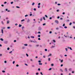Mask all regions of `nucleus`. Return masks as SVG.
Here are the masks:
<instances>
[{"label": "nucleus", "instance_id": "obj_62", "mask_svg": "<svg viewBox=\"0 0 75 75\" xmlns=\"http://www.w3.org/2000/svg\"><path fill=\"white\" fill-rule=\"evenodd\" d=\"M43 58H45V55H44L43 56Z\"/></svg>", "mask_w": 75, "mask_h": 75}, {"label": "nucleus", "instance_id": "obj_59", "mask_svg": "<svg viewBox=\"0 0 75 75\" xmlns=\"http://www.w3.org/2000/svg\"><path fill=\"white\" fill-rule=\"evenodd\" d=\"M63 62V60H61V62Z\"/></svg>", "mask_w": 75, "mask_h": 75}, {"label": "nucleus", "instance_id": "obj_6", "mask_svg": "<svg viewBox=\"0 0 75 75\" xmlns=\"http://www.w3.org/2000/svg\"><path fill=\"white\" fill-rule=\"evenodd\" d=\"M21 26H22V25H21L20 24H19V27H21Z\"/></svg>", "mask_w": 75, "mask_h": 75}, {"label": "nucleus", "instance_id": "obj_45", "mask_svg": "<svg viewBox=\"0 0 75 75\" xmlns=\"http://www.w3.org/2000/svg\"><path fill=\"white\" fill-rule=\"evenodd\" d=\"M49 33L50 34H51V33H52V31H50L49 32Z\"/></svg>", "mask_w": 75, "mask_h": 75}, {"label": "nucleus", "instance_id": "obj_27", "mask_svg": "<svg viewBox=\"0 0 75 75\" xmlns=\"http://www.w3.org/2000/svg\"><path fill=\"white\" fill-rule=\"evenodd\" d=\"M51 66H52V67H53V66H54V64H51Z\"/></svg>", "mask_w": 75, "mask_h": 75}, {"label": "nucleus", "instance_id": "obj_36", "mask_svg": "<svg viewBox=\"0 0 75 75\" xmlns=\"http://www.w3.org/2000/svg\"><path fill=\"white\" fill-rule=\"evenodd\" d=\"M14 63H15V61H13V64H14Z\"/></svg>", "mask_w": 75, "mask_h": 75}, {"label": "nucleus", "instance_id": "obj_23", "mask_svg": "<svg viewBox=\"0 0 75 75\" xmlns=\"http://www.w3.org/2000/svg\"><path fill=\"white\" fill-rule=\"evenodd\" d=\"M35 4V3H34V2L32 4V6H34V5Z\"/></svg>", "mask_w": 75, "mask_h": 75}, {"label": "nucleus", "instance_id": "obj_61", "mask_svg": "<svg viewBox=\"0 0 75 75\" xmlns=\"http://www.w3.org/2000/svg\"><path fill=\"white\" fill-rule=\"evenodd\" d=\"M4 3V4H6V3H7V2H5Z\"/></svg>", "mask_w": 75, "mask_h": 75}, {"label": "nucleus", "instance_id": "obj_5", "mask_svg": "<svg viewBox=\"0 0 75 75\" xmlns=\"http://www.w3.org/2000/svg\"><path fill=\"white\" fill-rule=\"evenodd\" d=\"M69 71H72V69L70 68L69 69Z\"/></svg>", "mask_w": 75, "mask_h": 75}, {"label": "nucleus", "instance_id": "obj_49", "mask_svg": "<svg viewBox=\"0 0 75 75\" xmlns=\"http://www.w3.org/2000/svg\"><path fill=\"white\" fill-rule=\"evenodd\" d=\"M57 5H58V6H60V5H61V4H57Z\"/></svg>", "mask_w": 75, "mask_h": 75}, {"label": "nucleus", "instance_id": "obj_12", "mask_svg": "<svg viewBox=\"0 0 75 75\" xmlns=\"http://www.w3.org/2000/svg\"><path fill=\"white\" fill-rule=\"evenodd\" d=\"M48 61H51V59L50 58H49Z\"/></svg>", "mask_w": 75, "mask_h": 75}, {"label": "nucleus", "instance_id": "obj_1", "mask_svg": "<svg viewBox=\"0 0 75 75\" xmlns=\"http://www.w3.org/2000/svg\"><path fill=\"white\" fill-rule=\"evenodd\" d=\"M55 23H57V24H58L59 23V22L58 21V20H55Z\"/></svg>", "mask_w": 75, "mask_h": 75}, {"label": "nucleus", "instance_id": "obj_64", "mask_svg": "<svg viewBox=\"0 0 75 75\" xmlns=\"http://www.w3.org/2000/svg\"><path fill=\"white\" fill-rule=\"evenodd\" d=\"M73 28H74V29H75V26H74L73 27Z\"/></svg>", "mask_w": 75, "mask_h": 75}, {"label": "nucleus", "instance_id": "obj_43", "mask_svg": "<svg viewBox=\"0 0 75 75\" xmlns=\"http://www.w3.org/2000/svg\"><path fill=\"white\" fill-rule=\"evenodd\" d=\"M53 42H56L55 41V40H53Z\"/></svg>", "mask_w": 75, "mask_h": 75}, {"label": "nucleus", "instance_id": "obj_53", "mask_svg": "<svg viewBox=\"0 0 75 75\" xmlns=\"http://www.w3.org/2000/svg\"><path fill=\"white\" fill-rule=\"evenodd\" d=\"M13 2H11V4H13Z\"/></svg>", "mask_w": 75, "mask_h": 75}, {"label": "nucleus", "instance_id": "obj_41", "mask_svg": "<svg viewBox=\"0 0 75 75\" xmlns=\"http://www.w3.org/2000/svg\"><path fill=\"white\" fill-rule=\"evenodd\" d=\"M45 51H47V49H45Z\"/></svg>", "mask_w": 75, "mask_h": 75}, {"label": "nucleus", "instance_id": "obj_7", "mask_svg": "<svg viewBox=\"0 0 75 75\" xmlns=\"http://www.w3.org/2000/svg\"><path fill=\"white\" fill-rule=\"evenodd\" d=\"M31 38H34V36H31L30 37Z\"/></svg>", "mask_w": 75, "mask_h": 75}, {"label": "nucleus", "instance_id": "obj_63", "mask_svg": "<svg viewBox=\"0 0 75 75\" xmlns=\"http://www.w3.org/2000/svg\"><path fill=\"white\" fill-rule=\"evenodd\" d=\"M18 66H19V65H18V64H17V65H16V67H18Z\"/></svg>", "mask_w": 75, "mask_h": 75}, {"label": "nucleus", "instance_id": "obj_56", "mask_svg": "<svg viewBox=\"0 0 75 75\" xmlns=\"http://www.w3.org/2000/svg\"><path fill=\"white\" fill-rule=\"evenodd\" d=\"M38 40H41V39H40V38H38Z\"/></svg>", "mask_w": 75, "mask_h": 75}, {"label": "nucleus", "instance_id": "obj_44", "mask_svg": "<svg viewBox=\"0 0 75 75\" xmlns=\"http://www.w3.org/2000/svg\"><path fill=\"white\" fill-rule=\"evenodd\" d=\"M26 55L27 57H28V54L27 53L26 54Z\"/></svg>", "mask_w": 75, "mask_h": 75}, {"label": "nucleus", "instance_id": "obj_33", "mask_svg": "<svg viewBox=\"0 0 75 75\" xmlns=\"http://www.w3.org/2000/svg\"><path fill=\"white\" fill-rule=\"evenodd\" d=\"M69 49L70 50H72V48L71 47H69Z\"/></svg>", "mask_w": 75, "mask_h": 75}, {"label": "nucleus", "instance_id": "obj_24", "mask_svg": "<svg viewBox=\"0 0 75 75\" xmlns=\"http://www.w3.org/2000/svg\"><path fill=\"white\" fill-rule=\"evenodd\" d=\"M36 75H38V74H39V73H38V72H37V73H36Z\"/></svg>", "mask_w": 75, "mask_h": 75}, {"label": "nucleus", "instance_id": "obj_30", "mask_svg": "<svg viewBox=\"0 0 75 75\" xmlns=\"http://www.w3.org/2000/svg\"><path fill=\"white\" fill-rule=\"evenodd\" d=\"M38 37H41V35H38Z\"/></svg>", "mask_w": 75, "mask_h": 75}, {"label": "nucleus", "instance_id": "obj_51", "mask_svg": "<svg viewBox=\"0 0 75 75\" xmlns=\"http://www.w3.org/2000/svg\"><path fill=\"white\" fill-rule=\"evenodd\" d=\"M64 28H67V26H64Z\"/></svg>", "mask_w": 75, "mask_h": 75}, {"label": "nucleus", "instance_id": "obj_25", "mask_svg": "<svg viewBox=\"0 0 75 75\" xmlns=\"http://www.w3.org/2000/svg\"><path fill=\"white\" fill-rule=\"evenodd\" d=\"M24 45H25V46H27V45H28L27 44H25Z\"/></svg>", "mask_w": 75, "mask_h": 75}, {"label": "nucleus", "instance_id": "obj_35", "mask_svg": "<svg viewBox=\"0 0 75 75\" xmlns=\"http://www.w3.org/2000/svg\"><path fill=\"white\" fill-rule=\"evenodd\" d=\"M71 24H72V23L71 22L70 23L69 25H71Z\"/></svg>", "mask_w": 75, "mask_h": 75}, {"label": "nucleus", "instance_id": "obj_19", "mask_svg": "<svg viewBox=\"0 0 75 75\" xmlns=\"http://www.w3.org/2000/svg\"><path fill=\"white\" fill-rule=\"evenodd\" d=\"M25 21V20L23 19L21 21V22H22V21Z\"/></svg>", "mask_w": 75, "mask_h": 75}, {"label": "nucleus", "instance_id": "obj_31", "mask_svg": "<svg viewBox=\"0 0 75 75\" xmlns=\"http://www.w3.org/2000/svg\"><path fill=\"white\" fill-rule=\"evenodd\" d=\"M65 50H66V51H68V49H67V48H66Z\"/></svg>", "mask_w": 75, "mask_h": 75}, {"label": "nucleus", "instance_id": "obj_48", "mask_svg": "<svg viewBox=\"0 0 75 75\" xmlns=\"http://www.w3.org/2000/svg\"><path fill=\"white\" fill-rule=\"evenodd\" d=\"M65 40H62V42H65Z\"/></svg>", "mask_w": 75, "mask_h": 75}, {"label": "nucleus", "instance_id": "obj_11", "mask_svg": "<svg viewBox=\"0 0 75 75\" xmlns=\"http://www.w3.org/2000/svg\"><path fill=\"white\" fill-rule=\"evenodd\" d=\"M69 20H67L66 21V22L67 23L68 22H69Z\"/></svg>", "mask_w": 75, "mask_h": 75}, {"label": "nucleus", "instance_id": "obj_10", "mask_svg": "<svg viewBox=\"0 0 75 75\" xmlns=\"http://www.w3.org/2000/svg\"><path fill=\"white\" fill-rule=\"evenodd\" d=\"M1 31L2 34H3V30L1 29Z\"/></svg>", "mask_w": 75, "mask_h": 75}, {"label": "nucleus", "instance_id": "obj_22", "mask_svg": "<svg viewBox=\"0 0 75 75\" xmlns=\"http://www.w3.org/2000/svg\"><path fill=\"white\" fill-rule=\"evenodd\" d=\"M39 64L41 65H42V63H39Z\"/></svg>", "mask_w": 75, "mask_h": 75}, {"label": "nucleus", "instance_id": "obj_13", "mask_svg": "<svg viewBox=\"0 0 75 75\" xmlns=\"http://www.w3.org/2000/svg\"><path fill=\"white\" fill-rule=\"evenodd\" d=\"M60 71L61 72H63V70L62 69H60Z\"/></svg>", "mask_w": 75, "mask_h": 75}, {"label": "nucleus", "instance_id": "obj_16", "mask_svg": "<svg viewBox=\"0 0 75 75\" xmlns=\"http://www.w3.org/2000/svg\"><path fill=\"white\" fill-rule=\"evenodd\" d=\"M60 57H61V58H62L63 57V56H62V54H60Z\"/></svg>", "mask_w": 75, "mask_h": 75}, {"label": "nucleus", "instance_id": "obj_34", "mask_svg": "<svg viewBox=\"0 0 75 75\" xmlns=\"http://www.w3.org/2000/svg\"><path fill=\"white\" fill-rule=\"evenodd\" d=\"M45 16L46 17V18H48V16H47V15H45Z\"/></svg>", "mask_w": 75, "mask_h": 75}, {"label": "nucleus", "instance_id": "obj_26", "mask_svg": "<svg viewBox=\"0 0 75 75\" xmlns=\"http://www.w3.org/2000/svg\"><path fill=\"white\" fill-rule=\"evenodd\" d=\"M55 46H52L51 47L52 48H54V47H55Z\"/></svg>", "mask_w": 75, "mask_h": 75}, {"label": "nucleus", "instance_id": "obj_52", "mask_svg": "<svg viewBox=\"0 0 75 75\" xmlns=\"http://www.w3.org/2000/svg\"><path fill=\"white\" fill-rule=\"evenodd\" d=\"M41 69L40 68L38 69V71H40Z\"/></svg>", "mask_w": 75, "mask_h": 75}, {"label": "nucleus", "instance_id": "obj_39", "mask_svg": "<svg viewBox=\"0 0 75 75\" xmlns=\"http://www.w3.org/2000/svg\"><path fill=\"white\" fill-rule=\"evenodd\" d=\"M52 54H49V56H52Z\"/></svg>", "mask_w": 75, "mask_h": 75}, {"label": "nucleus", "instance_id": "obj_38", "mask_svg": "<svg viewBox=\"0 0 75 75\" xmlns=\"http://www.w3.org/2000/svg\"><path fill=\"white\" fill-rule=\"evenodd\" d=\"M4 62V63H7V61H6V60Z\"/></svg>", "mask_w": 75, "mask_h": 75}, {"label": "nucleus", "instance_id": "obj_37", "mask_svg": "<svg viewBox=\"0 0 75 75\" xmlns=\"http://www.w3.org/2000/svg\"><path fill=\"white\" fill-rule=\"evenodd\" d=\"M38 34H41V32L40 31L38 32Z\"/></svg>", "mask_w": 75, "mask_h": 75}, {"label": "nucleus", "instance_id": "obj_60", "mask_svg": "<svg viewBox=\"0 0 75 75\" xmlns=\"http://www.w3.org/2000/svg\"><path fill=\"white\" fill-rule=\"evenodd\" d=\"M2 56V54H0V57H1Z\"/></svg>", "mask_w": 75, "mask_h": 75}, {"label": "nucleus", "instance_id": "obj_9", "mask_svg": "<svg viewBox=\"0 0 75 75\" xmlns=\"http://www.w3.org/2000/svg\"><path fill=\"white\" fill-rule=\"evenodd\" d=\"M10 22V21H7V24H9V22Z\"/></svg>", "mask_w": 75, "mask_h": 75}, {"label": "nucleus", "instance_id": "obj_55", "mask_svg": "<svg viewBox=\"0 0 75 75\" xmlns=\"http://www.w3.org/2000/svg\"><path fill=\"white\" fill-rule=\"evenodd\" d=\"M14 42H16V40H14Z\"/></svg>", "mask_w": 75, "mask_h": 75}, {"label": "nucleus", "instance_id": "obj_42", "mask_svg": "<svg viewBox=\"0 0 75 75\" xmlns=\"http://www.w3.org/2000/svg\"><path fill=\"white\" fill-rule=\"evenodd\" d=\"M7 50H10V48L8 47L7 49Z\"/></svg>", "mask_w": 75, "mask_h": 75}, {"label": "nucleus", "instance_id": "obj_32", "mask_svg": "<svg viewBox=\"0 0 75 75\" xmlns=\"http://www.w3.org/2000/svg\"><path fill=\"white\" fill-rule=\"evenodd\" d=\"M46 25V23H43V25Z\"/></svg>", "mask_w": 75, "mask_h": 75}, {"label": "nucleus", "instance_id": "obj_40", "mask_svg": "<svg viewBox=\"0 0 75 75\" xmlns=\"http://www.w3.org/2000/svg\"><path fill=\"white\" fill-rule=\"evenodd\" d=\"M40 74H41V75H43V74H42V72H40Z\"/></svg>", "mask_w": 75, "mask_h": 75}, {"label": "nucleus", "instance_id": "obj_2", "mask_svg": "<svg viewBox=\"0 0 75 75\" xmlns=\"http://www.w3.org/2000/svg\"><path fill=\"white\" fill-rule=\"evenodd\" d=\"M41 30H42L41 28V27H39L38 28V30H39V31H41Z\"/></svg>", "mask_w": 75, "mask_h": 75}, {"label": "nucleus", "instance_id": "obj_57", "mask_svg": "<svg viewBox=\"0 0 75 75\" xmlns=\"http://www.w3.org/2000/svg\"><path fill=\"white\" fill-rule=\"evenodd\" d=\"M27 16H28V15H25V17H27Z\"/></svg>", "mask_w": 75, "mask_h": 75}, {"label": "nucleus", "instance_id": "obj_28", "mask_svg": "<svg viewBox=\"0 0 75 75\" xmlns=\"http://www.w3.org/2000/svg\"><path fill=\"white\" fill-rule=\"evenodd\" d=\"M51 69H52V68H50L49 69V71H51Z\"/></svg>", "mask_w": 75, "mask_h": 75}, {"label": "nucleus", "instance_id": "obj_3", "mask_svg": "<svg viewBox=\"0 0 75 75\" xmlns=\"http://www.w3.org/2000/svg\"><path fill=\"white\" fill-rule=\"evenodd\" d=\"M4 44H7V43H8V41H5L4 42Z\"/></svg>", "mask_w": 75, "mask_h": 75}, {"label": "nucleus", "instance_id": "obj_15", "mask_svg": "<svg viewBox=\"0 0 75 75\" xmlns=\"http://www.w3.org/2000/svg\"><path fill=\"white\" fill-rule=\"evenodd\" d=\"M1 23H2V24H3V25H4V23L3 22V21H2L1 22Z\"/></svg>", "mask_w": 75, "mask_h": 75}, {"label": "nucleus", "instance_id": "obj_4", "mask_svg": "<svg viewBox=\"0 0 75 75\" xmlns=\"http://www.w3.org/2000/svg\"><path fill=\"white\" fill-rule=\"evenodd\" d=\"M0 40H1V41H4V40H3V39L2 38H0Z\"/></svg>", "mask_w": 75, "mask_h": 75}, {"label": "nucleus", "instance_id": "obj_14", "mask_svg": "<svg viewBox=\"0 0 75 75\" xmlns=\"http://www.w3.org/2000/svg\"><path fill=\"white\" fill-rule=\"evenodd\" d=\"M59 28H63V27L62 26H60Z\"/></svg>", "mask_w": 75, "mask_h": 75}, {"label": "nucleus", "instance_id": "obj_46", "mask_svg": "<svg viewBox=\"0 0 75 75\" xmlns=\"http://www.w3.org/2000/svg\"><path fill=\"white\" fill-rule=\"evenodd\" d=\"M16 8H20V7L19 6H16Z\"/></svg>", "mask_w": 75, "mask_h": 75}, {"label": "nucleus", "instance_id": "obj_29", "mask_svg": "<svg viewBox=\"0 0 75 75\" xmlns=\"http://www.w3.org/2000/svg\"><path fill=\"white\" fill-rule=\"evenodd\" d=\"M65 25V23H64L63 24V27H64Z\"/></svg>", "mask_w": 75, "mask_h": 75}, {"label": "nucleus", "instance_id": "obj_20", "mask_svg": "<svg viewBox=\"0 0 75 75\" xmlns=\"http://www.w3.org/2000/svg\"><path fill=\"white\" fill-rule=\"evenodd\" d=\"M2 72H3V73H4L6 72V71H4V70H3V71H2Z\"/></svg>", "mask_w": 75, "mask_h": 75}, {"label": "nucleus", "instance_id": "obj_47", "mask_svg": "<svg viewBox=\"0 0 75 75\" xmlns=\"http://www.w3.org/2000/svg\"><path fill=\"white\" fill-rule=\"evenodd\" d=\"M41 61L40 60H39L38 61V62H39V63H40V62H41Z\"/></svg>", "mask_w": 75, "mask_h": 75}, {"label": "nucleus", "instance_id": "obj_8", "mask_svg": "<svg viewBox=\"0 0 75 75\" xmlns=\"http://www.w3.org/2000/svg\"><path fill=\"white\" fill-rule=\"evenodd\" d=\"M65 72H67V69L65 68Z\"/></svg>", "mask_w": 75, "mask_h": 75}, {"label": "nucleus", "instance_id": "obj_21", "mask_svg": "<svg viewBox=\"0 0 75 75\" xmlns=\"http://www.w3.org/2000/svg\"><path fill=\"white\" fill-rule=\"evenodd\" d=\"M7 29H10V27H8L7 28Z\"/></svg>", "mask_w": 75, "mask_h": 75}, {"label": "nucleus", "instance_id": "obj_54", "mask_svg": "<svg viewBox=\"0 0 75 75\" xmlns=\"http://www.w3.org/2000/svg\"><path fill=\"white\" fill-rule=\"evenodd\" d=\"M59 29V28H56V30H58Z\"/></svg>", "mask_w": 75, "mask_h": 75}, {"label": "nucleus", "instance_id": "obj_50", "mask_svg": "<svg viewBox=\"0 0 75 75\" xmlns=\"http://www.w3.org/2000/svg\"><path fill=\"white\" fill-rule=\"evenodd\" d=\"M34 11H36V8H34Z\"/></svg>", "mask_w": 75, "mask_h": 75}, {"label": "nucleus", "instance_id": "obj_58", "mask_svg": "<svg viewBox=\"0 0 75 75\" xmlns=\"http://www.w3.org/2000/svg\"><path fill=\"white\" fill-rule=\"evenodd\" d=\"M24 27L23 26L22 27V30H23V28H24Z\"/></svg>", "mask_w": 75, "mask_h": 75}, {"label": "nucleus", "instance_id": "obj_18", "mask_svg": "<svg viewBox=\"0 0 75 75\" xmlns=\"http://www.w3.org/2000/svg\"><path fill=\"white\" fill-rule=\"evenodd\" d=\"M29 47H32V46L31 45H29Z\"/></svg>", "mask_w": 75, "mask_h": 75}, {"label": "nucleus", "instance_id": "obj_17", "mask_svg": "<svg viewBox=\"0 0 75 75\" xmlns=\"http://www.w3.org/2000/svg\"><path fill=\"white\" fill-rule=\"evenodd\" d=\"M27 23H29L30 22V20L29 19H28L27 21Z\"/></svg>", "mask_w": 75, "mask_h": 75}]
</instances>
